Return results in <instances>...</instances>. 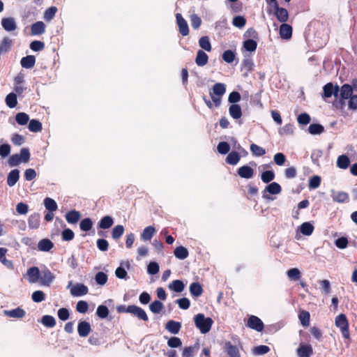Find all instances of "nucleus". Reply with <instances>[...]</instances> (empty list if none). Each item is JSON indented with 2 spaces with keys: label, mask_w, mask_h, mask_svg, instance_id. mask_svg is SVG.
Wrapping results in <instances>:
<instances>
[{
  "label": "nucleus",
  "mask_w": 357,
  "mask_h": 357,
  "mask_svg": "<svg viewBox=\"0 0 357 357\" xmlns=\"http://www.w3.org/2000/svg\"><path fill=\"white\" fill-rule=\"evenodd\" d=\"M331 197L334 202L337 203H344L349 199V195L343 191L331 190Z\"/></svg>",
  "instance_id": "nucleus-15"
},
{
  "label": "nucleus",
  "mask_w": 357,
  "mask_h": 357,
  "mask_svg": "<svg viewBox=\"0 0 357 357\" xmlns=\"http://www.w3.org/2000/svg\"><path fill=\"white\" fill-rule=\"evenodd\" d=\"M287 276L290 281H298L301 278V272L298 268H292L287 271Z\"/></svg>",
  "instance_id": "nucleus-24"
},
{
  "label": "nucleus",
  "mask_w": 357,
  "mask_h": 357,
  "mask_svg": "<svg viewBox=\"0 0 357 357\" xmlns=\"http://www.w3.org/2000/svg\"><path fill=\"white\" fill-rule=\"evenodd\" d=\"M174 256L179 259H185L188 257V251L183 246L177 247L174 252Z\"/></svg>",
  "instance_id": "nucleus-38"
},
{
  "label": "nucleus",
  "mask_w": 357,
  "mask_h": 357,
  "mask_svg": "<svg viewBox=\"0 0 357 357\" xmlns=\"http://www.w3.org/2000/svg\"><path fill=\"white\" fill-rule=\"evenodd\" d=\"M349 164H350V160L347 155H341L337 158V166L339 168L345 169L349 167Z\"/></svg>",
  "instance_id": "nucleus-42"
},
{
  "label": "nucleus",
  "mask_w": 357,
  "mask_h": 357,
  "mask_svg": "<svg viewBox=\"0 0 357 357\" xmlns=\"http://www.w3.org/2000/svg\"><path fill=\"white\" fill-rule=\"evenodd\" d=\"M150 310L154 313L158 314L161 312V310L163 308V304L159 301H154L150 305H149Z\"/></svg>",
  "instance_id": "nucleus-53"
},
{
  "label": "nucleus",
  "mask_w": 357,
  "mask_h": 357,
  "mask_svg": "<svg viewBox=\"0 0 357 357\" xmlns=\"http://www.w3.org/2000/svg\"><path fill=\"white\" fill-rule=\"evenodd\" d=\"M54 246L53 243L47 238L40 240L38 243V250L43 252L50 251Z\"/></svg>",
  "instance_id": "nucleus-26"
},
{
  "label": "nucleus",
  "mask_w": 357,
  "mask_h": 357,
  "mask_svg": "<svg viewBox=\"0 0 357 357\" xmlns=\"http://www.w3.org/2000/svg\"><path fill=\"white\" fill-rule=\"evenodd\" d=\"M15 120L19 125L24 126L29 122V116L24 112H20L16 114Z\"/></svg>",
  "instance_id": "nucleus-47"
},
{
  "label": "nucleus",
  "mask_w": 357,
  "mask_h": 357,
  "mask_svg": "<svg viewBox=\"0 0 357 357\" xmlns=\"http://www.w3.org/2000/svg\"><path fill=\"white\" fill-rule=\"evenodd\" d=\"M280 35L282 39L288 40L292 35V28L290 25L284 22L280 27Z\"/></svg>",
  "instance_id": "nucleus-20"
},
{
  "label": "nucleus",
  "mask_w": 357,
  "mask_h": 357,
  "mask_svg": "<svg viewBox=\"0 0 357 357\" xmlns=\"http://www.w3.org/2000/svg\"><path fill=\"white\" fill-rule=\"evenodd\" d=\"M238 174L243 178H251L254 175V170L248 165H243L238 169Z\"/></svg>",
  "instance_id": "nucleus-18"
},
{
  "label": "nucleus",
  "mask_w": 357,
  "mask_h": 357,
  "mask_svg": "<svg viewBox=\"0 0 357 357\" xmlns=\"http://www.w3.org/2000/svg\"><path fill=\"white\" fill-rule=\"evenodd\" d=\"M275 178V174L273 171L268 170L264 172L261 175V179L264 183H268L272 181Z\"/></svg>",
  "instance_id": "nucleus-52"
},
{
  "label": "nucleus",
  "mask_w": 357,
  "mask_h": 357,
  "mask_svg": "<svg viewBox=\"0 0 357 357\" xmlns=\"http://www.w3.org/2000/svg\"><path fill=\"white\" fill-rule=\"evenodd\" d=\"M324 130V127L321 124L313 123L308 127V132L311 135H320Z\"/></svg>",
  "instance_id": "nucleus-46"
},
{
  "label": "nucleus",
  "mask_w": 357,
  "mask_h": 357,
  "mask_svg": "<svg viewBox=\"0 0 357 357\" xmlns=\"http://www.w3.org/2000/svg\"><path fill=\"white\" fill-rule=\"evenodd\" d=\"M45 25L43 22H37L31 26V33L40 35L45 32Z\"/></svg>",
  "instance_id": "nucleus-34"
},
{
  "label": "nucleus",
  "mask_w": 357,
  "mask_h": 357,
  "mask_svg": "<svg viewBox=\"0 0 357 357\" xmlns=\"http://www.w3.org/2000/svg\"><path fill=\"white\" fill-rule=\"evenodd\" d=\"M335 324L339 328L344 338L349 339L350 333L349 330V323L347 317L344 314H340L335 317Z\"/></svg>",
  "instance_id": "nucleus-3"
},
{
  "label": "nucleus",
  "mask_w": 357,
  "mask_h": 357,
  "mask_svg": "<svg viewBox=\"0 0 357 357\" xmlns=\"http://www.w3.org/2000/svg\"><path fill=\"white\" fill-rule=\"evenodd\" d=\"M190 292L192 296L198 297L203 292L202 287L199 282H193L190 286Z\"/></svg>",
  "instance_id": "nucleus-39"
},
{
  "label": "nucleus",
  "mask_w": 357,
  "mask_h": 357,
  "mask_svg": "<svg viewBox=\"0 0 357 357\" xmlns=\"http://www.w3.org/2000/svg\"><path fill=\"white\" fill-rule=\"evenodd\" d=\"M14 90L19 94L26 90L24 86V75L22 73L17 74L14 78Z\"/></svg>",
  "instance_id": "nucleus-5"
},
{
  "label": "nucleus",
  "mask_w": 357,
  "mask_h": 357,
  "mask_svg": "<svg viewBox=\"0 0 357 357\" xmlns=\"http://www.w3.org/2000/svg\"><path fill=\"white\" fill-rule=\"evenodd\" d=\"M79 335L81 337H86L91 331V325L86 321H80L77 326Z\"/></svg>",
  "instance_id": "nucleus-17"
},
{
  "label": "nucleus",
  "mask_w": 357,
  "mask_h": 357,
  "mask_svg": "<svg viewBox=\"0 0 357 357\" xmlns=\"http://www.w3.org/2000/svg\"><path fill=\"white\" fill-rule=\"evenodd\" d=\"M95 280L97 284L103 286L107 282V275L103 272H98L95 276Z\"/></svg>",
  "instance_id": "nucleus-58"
},
{
  "label": "nucleus",
  "mask_w": 357,
  "mask_h": 357,
  "mask_svg": "<svg viewBox=\"0 0 357 357\" xmlns=\"http://www.w3.org/2000/svg\"><path fill=\"white\" fill-rule=\"evenodd\" d=\"M199 348L197 344L185 347L183 351V357H192L196 350Z\"/></svg>",
  "instance_id": "nucleus-55"
},
{
  "label": "nucleus",
  "mask_w": 357,
  "mask_h": 357,
  "mask_svg": "<svg viewBox=\"0 0 357 357\" xmlns=\"http://www.w3.org/2000/svg\"><path fill=\"white\" fill-rule=\"evenodd\" d=\"M73 285V282L70 281L68 282L67 288H70V294L73 296L78 297L82 296L87 294L89 289L88 287L82 283H77L74 286Z\"/></svg>",
  "instance_id": "nucleus-4"
},
{
  "label": "nucleus",
  "mask_w": 357,
  "mask_h": 357,
  "mask_svg": "<svg viewBox=\"0 0 357 357\" xmlns=\"http://www.w3.org/2000/svg\"><path fill=\"white\" fill-rule=\"evenodd\" d=\"M1 26L5 31L11 32L17 29V24L13 17H3L1 20Z\"/></svg>",
  "instance_id": "nucleus-13"
},
{
  "label": "nucleus",
  "mask_w": 357,
  "mask_h": 357,
  "mask_svg": "<svg viewBox=\"0 0 357 357\" xmlns=\"http://www.w3.org/2000/svg\"><path fill=\"white\" fill-rule=\"evenodd\" d=\"M128 312L131 313L137 316L139 319L144 321L148 320V316L146 312L141 307L137 305H129L128 306Z\"/></svg>",
  "instance_id": "nucleus-10"
},
{
  "label": "nucleus",
  "mask_w": 357,
  "mask_h": 357,
  "mask_svg": "<svg viewBox=\"0 0 357 357\" xmlns=\"http://www.w3.org/2000/svg\"><path fill=\"white\" fill-rule=\"evenodd\" d=\"M124 232V227L122 225L115 226L112 232V236L114 239L119 238Z\"/></svg>",
  "instance_id": "nucleus-61"
},
{
  "label": "nucleus",
  "mask_w": 357,
  "mask_h": 357,
  "mask_svg": "<svg viewBox=\"0 0 357 357\" xmlns=\"http://www.w3.org/2000/svg\"><path fill=\"white\" fill-rule=\"evenodd\" d=\"M230 116L234 119H238L242 116L241 107L238 105L233 104L229 108Z\"/></svg>",
  "instance_id": "nucleus-31"
},
{
  "label": "nucleus",
  "mask_w": 357,
  "mask_h": 357,
  "mask_svg": "<svg viewBox=\"0 0 357 357\" xmlns=\"http://www.w3.org/2000/svg\"><path fill=\"white\" fill-rule=\"evenodd\" d=\"M296 353L298 357H310L313 353L312 347L308 344L301 343Z\"/></svg>",
  "instance_id": "nucleus-9"
},
{
  "label": "nucleus",
  "mask_w": 357,
  "mask_h": 357,
  "mask_svg": "<svg viewBox=\"0 0 357 357\" xmlns=\"http://www.w3.org/2000/svg\"><path fill=\"white\" fill-rule=\"evenodd\" d=\"M29 129L30 131L33 132H39L42 130L41 123L36 119H32L29 121Z\"/></svg>",
  "instance_id": "nucleus-48"
},
{
  "label": "nucleus",
  "mask_w": 357,
  "mask_h": 357,
  "mask_svg": "<svg viewBox=\"0 0 357 357\" xmlns=\"http://www.w3.org/2000/svg\"><path fill=\"white\" fill-rule=\"evenodd\" d=\"M270 348L266 345H259L252 349V353L256 356H261L267 354Z\"/></svg>",
  "instance_id": "nucleus-51"
},
{
  "label": "nucleus",
  "mask_w": 357,
  "mask_h": 357,
  "mask_svg": "<svg viewBox=\"0 0 357 357\" xmlns=\"http://www.w3.org/2000/svg\"><path fill=\"white\" fill-rule=\"evenodd\" d=\"M314 226L309 222H303L300 227L299 230L305 236H310L314 231Z\"/></svg>",
  "instance_id": "nucleus-29"
},
{
  "label": "nucleus",
  "mask_w": 357,
  "mask_h": 357,
  "mask_svg": "<svg viewBox=\"0 0 357 357\" xmlns=\"http://www.w3.org/2000/svg\"><path fill=\"white\" fill-rule=\"evenodd\" d=\"M3 314L8 317H11V318H17V319H21V318H23L25 314H26V312L25 311L22 309L21 307H17L15 309H13V310H3Z\"/></svg>",
  "instance_id": "nucleus-14"
},
{
  "label": "nucleus",
  "mask_w": 357,
  "mask_h": 357,
  "mask_svg": "<svg viewBox=\"0 0 357 357\" xmlns=\"http://www.w3.org/2000/svg\"><path fill=\"white\" fill-rule=\"evenodd\" d=\"M199 45L205 51L211 52L212 47L208 36H202L199 40Z\"/></svg>",
  "instance_id": "nucleus-45"
},
{
  "label": "nucleus",
  "mask_w": 357,
  "mask_h": 357,
  "mask_svg": "<svg viewBox=\"0 0 357 357\" xmlns=\"http://www.w3.org/2000/svg\"><path fill=\"white\" fill-rule=\"evenodd\" d=\"M20 178V172L18 169H13L10 172L7 178V183L12 187L16 184Z\"/></svg>",
  "instance_id": "nucleus-23"
},
{
  "label": "nucleus",
  "mask_w": 357,
  "mask_h": 357,
  "mask_svg": "<svg viewBox=\"0 0 357 357\" xmlns=\"http://www.w3.org/2000/svg\"><path fill=\"white\" fill-rule=\"evenodd\" d=\"M226 92V85L223 83L215 84L209 91V96L215 107H220L222 98Z\"/></svg>",
  "instance_id": "nucleus-2"
},
{
  "label": "nucleus",
  "mask_w": 357,
  "mask_h": 357,
  "mask_svg": "<svg viewBox=\"0 0 357 357\" xmlns=\"http://www.w3.org/2000/svg\"><path fill=\"white\" fill-rule=\"evenodd\" d=\"M43 204L45 208L50 212H54L57 210V204L56 202L52 198L47 197L43 201Z\"/></svg>",
  "instance_id": "nucleus-36"
},
{
  "label": "nucleus",
  "mask_w": 357,
  "mask_h": 357,
  "mask_svg": "<svg viewBox=\"0 0 357 357\" xmlns=\"http://www.w3.org/2000/svg\"><path fill=\"white\" fill-rule=\"evenodd\" d=\"M165 328L169 333L177 334L181 328V324L180 322L170 320L166 324Z\"/></svg>",
  "instance_id": "nucleus-22"
},
{
  "label": "nucleus",
  "mask_w": 357,
  "mask_h": 357,
  "mask_svg": "<svg viewBox=\"0 0 357 357\" xmlns=\"http://www.w3.org/2000/svg\"><path fill=\"white\" fill-rule=\"evenodd\" d=\"M257 43L252 39H248L243 43V47L248 52H255L257 49Z\"/></svg>",
  "instance_id": "nucleus-50"
},
{
  "label": "nucleus",
  "mask_w": 357,
  "mask_h": 357,
  "mask_svg": "<svg viewBox=\"0 0 357 357\" xmlns=\"http://www.w3.org/2000/svg\"><path fill=\"white\" fill-rule=\"evenodd\" d=\"M114 223L113 218L109 215L104 216L99 222L98 227L100 229H106L112 227Z\"/></svg>",
  "instance_id": "nucleus-37"
},
{
  "label": "nucleus",
  "mask_w": 357,
  "mask_h": 357,
  "mask_svg": "<svg viewBox=\"0 0 357 357\" xmlns=\"http://www.w3.org/2000/svg\"><path fill=\"white\" fill-rule=\"evenodd\" d=\"M282 188L281 186L275 182H273L268 184L264 190V192H267L271 195H278L281 192Z\"/></svg>",
  "instance_id": "nucleus-33"
},
{
  "label": "nucleus",
  "mask_w": 357,
  "mask_h": 357,
  "mask_svg": "<svg viewBox=\"0 0 357 357\" xmlns=\"http://www.w3.org/2000/svg\"><path fill=\"white\" fill-rule=\"evenodd\" d=\"M225 351L229 357H241L237 347L232 345L230 342L225 344Z\"/></svg>",
  "instance_id": "nucleus-30"
},
{
  "label": "nucleus",
  "mask_w": 357,
  "mask_h": 357,
  "mask_svg": "<svg viewBox=\"0 0 357 357\" xmlns=\"http://www.w3.org/2000/svg\"><path fill=\"white\" fill-rule=\"evenodd\" d=\"M339 87L338 86H334L332 83L329 82L324 86V98H331L332 96L338 97Z\"/></svg>",
  "instance_id": "nucleus-6"
},
{
  "label": "nucleus",
  "mask_w": 357,
  "mask_h": 357,
  "mask_svg": "<svg viewBox=\"0 0 357 357\" xmlns=\"http://www.w3.org/2000/svg\"><path fill=\"white\" fill-rule=\"evenodd\" d=\"M168 288L176 293H180L183 291L185 284L183 281L180 280H175L169 284Z\"/></svg>",
  "instance_id": "nucleus-25"
},
{
  "label": "nucleus",
  "mask_w": 357,
  "mask_h": 357,
  "mask_svg": "<svg viewBox=\"0 0 357 357\" xmlns=\"http://www.w3.org/2000/svg\"><path fill=\"white\" fill-rule=\"evenodd\" d=\"M240 158L241 156L238 152L232 151L228 154L226 161L229 165H235L239 162Z\"/></svg>",
  "instance_id": "nucleus-44"
},
{
  "label": "nucleus",
  "mask_w": 357,
  "mask_h": 357,
  "mask_svg": "<svg viewBox=\"0 0 357 357\" xmlns=\"http://www.w3.org/2000/svg\"><path fill=\"white\" fill-rule=\"evenodd\" d=\"M57 11V8L55 7V6H52L50 8H49L48 9H47L44 13V19L46 20V21H50L52 20L56 13Z\"/></svg>",
  "instance_id": "nucleus-60"
},
{
  "label": "nucleus",
  "mask_w": 357,
  "mask_h": 357,
  "mask_svg": "<svg viewBox=\"0 0 357 357\" xmlns=\"http://www.w3.org/2000/svg\"><path fill=\"white\" fill-rule=\"evenodd\" d=\"M93 222L89 218L83 219L79 224L80 229L88 231L92 228Z\"/></svg>",
  "instance_id": "nucleus-54"
},
{
  "label": "nucleus",
  "mask_w": 357,
  "mask_h": 357,
  "mask_svg": "<svg viewBox=\"0 0 357 357\" xmlns=\"http://www.w3.org/2000/svg\"><path fill=\"white\" fill-rule=\"evenodd\" d=\"M298 319L303 326L307 327L310 325V314L307 311H300Z\"/></svg>",
  "instance_id": "nucleus-35"
},
{
  "label": "nucleus",
  "mask_w": 357,
  "mask_h": 357,
  "mask_svg": "<svg viewBox=\"0 0 357 357\" xmlns=\"http://www.w3.org/2000/svg\"><path fill=\"white\" fill-rule=\"evenodd\" d=\"M29 227L31 229H37L40 225V215L33 213L31 215L28 220Z\"/></svg>",
  "instance_id": "nucleus-40"
},
{
  "label": "nucleus",
  "mask_w": 357,
  "mask_h": 357,
  "mask_svg": "<svg viewBox=\"0 0 357 357\" xmlns=\"http://www.w3.org/2000/svg\"><path fill=\"white\" fill-rule=\"evenodd\" d=\"M80 216L79 211L73 210L66 214V219L68 223L75 224L78 222Z\"/></svg>",
  "instance_id": "nucleus-32"
},
{
  "label": "nucleus",
  "mask_w": 357,
  "mask_h": 357,
  "mask_svg": "<svg viewBox=\"0 0 357 357\" xmlns=\"http://www.w3.org/2000/svg\"><path fill=\"white\" fill-rule=\"evenodd\" d=\"M248 326L258 332H261L264 329V324L262 321L257 317L252 315L248 320Z\"/></svg>",
  "instance_id": "nucleus-7"
},
{
  "label": "nucleus",
  "mask_w": 357,
  "mask_h": 357,
  "mask_svg": "<svg viewBox=\"0 0 357 357\" xmlns=\"http://www.w3.org/2000/svg\"><path fill=\"white\" fill-rule=\"evenodd\" d=\"M42 324L47 327H54L56 324L55 319L50 315H45L42 318Z\"/></svg>",
  "instance_id": "nucleus-57"
},
{
  "label": "nucleus",
  "mask_w": 357,
  "mask_h": 357,
  "mask_svg": "<svg viewBox=\"0 0 357 357\" xmlns=\"http://www.w3.org/2000/svg\"><path fill=\"white\" fill-rule=\"evenodd\" d=\"M130 267V263L129 261H123L120 263V266L118 267L115 271V275L119 279H127V271H126V268L129 269Z\"/></svg>",
  "instance_id": "nucleus-8"
},
{
  "label": "nucleus",
  "mask_w": 357,
  "mask_h": 357,
  "mask_svg": "<svg viewBox=\"0 0 357 357\" xmlns=\"http://www.w3.org/2000/svg\"><path fill=\"white\" fill-rule=\"evenodd\" d=\"M54 279V275L50 271H45L43 273L40 278L41 283L44 285H50Z\"/></svg>",
  "instance_id": "nucleus-41"
},
{
  "label": "nucleus",
  "mask_w": 357,
  "mask_h": 357,
  "mask_svg": "<svg viewBox=\"0 0 357 357\" xmlns=\"http://www.w3.org/2000/svg\"><path fill=\"white\" fill-rule=\"evenodd\" d=\"M208 61V55L202 50H198L195 59V63L198 66H204Z\"/></svg>",
  "instance_id": "nucleus-21"
},
{
  "label": "nucleus",
  "mask_w": 357,
  "mask_h": 357,
  "mask_svg": "<svg viewBox=\"0 0 357 357\" xmlns=\"http://www.w3.org/2000/svg\"><path fill=\"white\" fill-rule=\"evenodd\" d=\"M155 233V229L153 226L146 227L141 234V238L144 241H150Z\"/></svg>",
  "instance_id": "nucleus-27"
},
{
  "label": "nucleus",
  "mask_w": 357,
  "mask_h": 357,
  "mask_svg": "<svg viewBox=\"0 0 357 357\" xmlns=\"http://www.w3.org/2000/svg\"><path fill=\"white\" fill-rule=\"evenodd\" d=\"M89 309V305L85 301H79L76 305V310L78 312L84 314Z\"/></svg>",
  "instance_id": "nucleus-64"
},
{
  "label": "nucleus",
  "mask_w": 357,
  "mask_h": 357,
  "mask_svg": "<svg viewBox=\"0 0 357 357\" xmlns=\"http://www.w3.org/2000/svg\"><path fill=\"white\" fill-rule=\"evenodd\" d=\"M96 314L100 319H105L109 315V310L105 305H100L97 307Z\"/></svg>",
  "instance_id": "nucleus-56"
},
{
  "label": "nucleus",
  "mask_w": 357,
  "mask_h": 357,
  "mask_svg": "<svg viewBox=\"0 0 357 357\" xmlns=\"http://www.w3.org/2000/svg\"><path fill=\"white\" fill-rule=\"evenodd\" d=\"M7 106L10 108H14L17 105V95L14 93H10L8 94L5 99Z\"/></svg>",
  "instance_id": "nucleus-43"
},
{
  "label": "nucleus",
  "mask_w": 357,
  "mask_h": 357,
  "mask_svg": "<svg viewBox=\"0 0 357 357\" xmlns=\"http://www.w3.org/2000/svg\"><path fill=\"white\" fill-rule=\"evenodd\" d=\"M352 88L349 84H344L341 89H339L338 96L342 100L349 98L352 96Z\"/></svg>",
  "instance_id": "nucleus-19"
},
{
  "label": "nucleus",
  "mask_w": 357,
  "mask_h": 357,
  "mask_svg": "<svg viewBox=\"0 0 357 357\" xmlns=\"http://www.w3.org/2000/svg\"><path fill=\"white\" fill-rule=\"evenodd\" d=\"M31 298L34 302L40 303L45 301V295L43 291L38 290L33 292Z\"/></svg>",
  "instance_id": "nucleus-59"
},
{
  "label": "nucleus",
  "mask_w": 357,
  "mask_h": 357,
  "mask_svg": "<svg viewBox=\"0 0 357 357\" xmlns=\"http://www.w3.org/2000/svg\"><path fill=\"white\" fill-rule=\"evenodd\" d=\"M176 18L181 34L184 36H187L189 33L187 22L184 20L180 13H177L176 15Z\"/></svg>",
  "instance_id": "nucleus-12"
},
{
  "label": "nucleus",
  "mask_w": 357,
  "mask_h": 357,
  "mask_svg": "<svg viewBox=\"0 0 357 357\" xmlns=\"http://www.w3.org/2000/svg\"><path fill=\"white\" fill-rule=\"evenodd\" d=\"M250 151L255 156H262L266 153V150L264 148L255 144H252L250 145Z\"/></svg>",
  "instance_id": "nucleus-49"
},
{
  "label": "nucleus",
  "mask_w": 357,
  "mask_h": 357,
  "mask_svg": "<svg viewBox=\"0 0 357 357\" xmlns=\"http://www.w3.org/2000/svg\"><path fill=\"white\" fill-rule=\"evenodd\" d=\"M36 63V58L34 56L29 55L23 57L21 59L20 63L24 68H31L34 66Z\"/></svg>",
  "instance_id": "nucleus-28"
},
{
  "label": "nucleus",
  "mask_w": 357,
  "mask_h": 357,
  "mask_svg": "<svg viewBox=\"0 0 357 357\" xmlns=\"http://www.w3.org/2000/svg\"><path fill=\"white\" fill-rule=\"evenodd\" d=\"M193 319L195 326L202 334L208 333L213 324V321L211 318L206 317L205 315L202 313L196 314Z\"/></svg>",
  "instance_id": "nucleus-1"
},
{
  "label": "nucleus",
  "mask_w": 357,
  "mask_h": 357,
  "mask_svg": "<svg viewBox=\"0 0 357 357\" xmlns=\"http://www.w3.org/2000/svg\"><path fill=\"white\" fill-rule=\"evenodd\" d=\"M26 276L30 283H36L40 278V271L38 267L33 266L27 270Z\"/></svg>",
  "instance_id": "nucleus-16"
},
{
  "label": "nucleus",
  "mask_w": 357,
  "mask_h": 357,
  "mask_svg": "<svg viewBox=\"0 0 357 357\" xmlns=\"http://www.w3.org/2000/svg\"><path fill=\"white\" fill-rule=\"evenodd\" d=\"M275 15L277 17L278 20L280 22H286L288 20V11L287 9L279 7L277 2H275Z\"/></svg>",
  "instance_id": "nucleus-11"
},
{
  "label": "nucleus",
  "mask_w": 357,
  "mask_h": 357,
  "mask_svg": "<svg viewBox=\"0 0 357 357\" xmlns=\"http://www.w3.org/2000/svg\"><path fill=\"white\" fill-rule=\"evenodd\" d=\"M191 26L193 29H197L201 24L202 20L197 14H192L190 17Z\"/></svg>",
  "instance_id": "nucleus-62"
},
{
  "label": "nucleus",
  "mask_w": 357,
  "mask_h": 357,
  "mask_svg": "<svg viewBox=\"0 0 357 357\" xmlns=\"http://www.w3.org/2000/svg\"><path fill=\"white\" fill-rule=\"evenodd\" d=\"M160 267L157 262L151 261L147 266V273L149 275H155L159 272Z\"/></svg>",
  "instance_id": "nucleus-63"
}]
</instances>
